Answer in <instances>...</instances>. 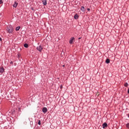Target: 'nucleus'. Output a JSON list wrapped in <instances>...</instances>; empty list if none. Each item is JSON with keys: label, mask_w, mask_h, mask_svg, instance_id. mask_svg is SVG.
<instances>
[{"label": "nucleus", "mask_w": 129, "mask_h": 129, "mask_svg": "<svg viewBox=\"0 0 129 129\" xmlns=\"http://www.w3.org/2000/svg\"><path fill=\"white\" fill-rule=\"evenodd\" d=\"M24 46L25 47V48H28V47H29V45H28V44L25 43L24 45Z\"/></svg>", "instance_id": "obj_13"}, {"label": "nucleus", "mask_w": 129, "mask_h": 129, "mask_svg": "<svg viewBox=\"0 0 129 129\" xmlns=\"http://www.w3.org/2000/svg\"><path fill=\"white\" fill-rule=\"evenodd\" d=\"M0 41H1V42H2V38H1V37H0Z\"/></svg>", "instance_id": "obj_20"}, {"label": "nucleus", "mask_w": 129, "mask_h": 129, "mask_svg": "<svg viewBox=\"0 0 129 129\" xmlns=\"http://www.w3.org/2000/svg\"><path fill=\"white\" fill-rule=\"evenodd\" d=\"M81 39V37L79 38V40H80Z\"/></svg>", "instance_id": "obj_23"}, {"label": "nucleus", "mask_w": 129, "mask_h": 129, "mask_svg": "<svg viewBox=\"0 0 129 129\" xmlns=\"http://www.w3.org/2000/svg\"><path fill=\"white\" fill-rule=\"evenodd\" d=\"M4 72H5V68H4V67H0V73H2V74H3Z\"/></svg>", "instance_id": "obj_3"}, {"label": "nucleus", "mask_w": 129, "mask_h": 129, "mask_svg": "<svg viewBox=\"0 0 129 129\" xmlns=\"http://www.w3.org/2000/svg\"><path fill=\"white\" fill-rule=\"evenodd\" d=\"M43 6H47V0H42Z\"/></svg>", "instance_id": "obj_7"}, {"label": "nucleus", "mask_w": 129, "mask_h": 129, "mask_svg": "<svg viewBox=\"0 0 129 129\" xmlns=\"http://www.w3.org/2000/svg\"><path fill=\"white\" fill-rule=\"evenodd\" d=\"M20 29H21V27L18 26L16 28V31H19Z\"/></svg>", "instance_id": "obj_11"}, {"label": "nucleus", "mask_w": 129, "mask_h": 129, "mask_svg": "<svg viewBox=\"0 0 129 129\" xmlns=\"http://www.w3.org/2000/svg\"><path fill=\"white\" fill-rule=\"evenodd\" d=\"M42 111L44 113H46L48 111V109L46 107H43L42 108Z\"/></svg>", "instance_id": "obj_5"}, {"label": "nucleus", "mask_w": 129, "mask_h": 129, "mask_svg": "<svg viewBox=\"0 0 129 129\" xmlns=\"http://www.w3.org/2000/svg\"><path fill=\"white\" fill-rule=\"evenodd\" d=\"M87 11H88V12H89V11H90V9L88 8V9H87Z\"/></svg>", "instance_id": "obj_19"}, {"label": "nucleus", "mask_w": 129, "mask_h": 129, "mask_svg": "<svg viewBox=\"0 0 129 129\" xmlns=\"http://www.w3.org/2000/svg\"><path fill=\"white\" fill-rule=\"evenodd\" d=\"M18 4H19L17 2H15L14 3V4L13 5V8H17V7H18Z\"/></svg>", "instance_id": "obj_8"}, {"label": "nucleus", "mask_w": 129, "mask_h": 129, "mask_svg": "<svg viewBox=\"0 0 129 129\" xmlns=\"http://www.w3.org/2000/svg\"><path fill=\"white\" fill-rule=\"evenodd\" d=\"M38 124H39V125H41V120H39L38 121Z\"/></svg>", "instance_id": "obj_17"}, {"label": "nucleus", "mask_w": 129, "mask_h": 129, "mask_svg": "<svg viewBox=\"0 0 129 129\" xmlns=\"http://www.w3.org/2000/svg\"><path fill=\"white\" fill-rule=\"evenodd\" d=\"M37 50L39 51V52H42V50H43V47L41 45H39L37 47Z\"/></svg>", "instance_id": "obj_2"}, {"label": "nucleus", "mask_w": 129, "mask_h": 129, "mask_svg": "<svg viewBox=\"0 0 129 129\" xmlns=\"http://www.w3.org/2000/svg\"><path fill=\"white\" fill-rule=\"evenodd\" d=\"M126 127H127V128H129V123H127L126 124Z\"/></svg>", "instance_id": "obj_16"}, {"label": "nucleus", "mask_w": 129, "mask_h": 129, "mask_svg": "<svg viewBox=\"0 0 129 129\" xmlns=\"http://www.w3.org/2000/svg\"><path fill=\"white\" fill-rule=\"evenodd\" d=\"M105 62H106L107 64H109V63H110V60H109V59L107 58V59H106Z\"/></svg>", "instance_id": "obj_10"}, {"label": "nucleus", "mask_w": 129, "mask_h": 129, "mask_svg": "<svg viewBox=\"0 0 129 129\" xmlns=\"http://www.w3.org/2000/svg\"><path fill=\"white\" fill-rule=\"evenodd\" d=\"M7 31L9 33V34H12L14 32V30L12 28L8 27L7 29Z\"/></svg>", "instance_id": "obj_1"}, {"label": "nucleus", "mask_w": 129, "mask_h": 129, "mask_svg": "<svg viewBox=\"0 0 129 129\" xmlns=\"http://www.w3.org/2000/svg\"><path fill=\"white\" fill-rule=\"evenodd\" d=\"M2 4H4V2H3V0H0V5H2Z\"/></svg>", "instance_id": "obj_18"}, {"label": "nucleus", "mask_w": 129, "mask_h": 129, "mask_svg": "<svg viewBox=\"0 0 129 129\" xmlns=\"http://www.w3.org/2000/svg\"><path fill=\"white\" fill-rule=\"evenodd\" d=\"M62 67H65V65H63V66H62Z\"/></svg>", "instance_id": "obj_24"}, {"label": "nucleus", "mask_w": 129, "mask_h": 129, "mask_svg": "<svg viewBox=\"0 0 129 129\" xmlns=\"http://www.w3.org/2000/svg\"><path fill=\"white\" fill-rule=\"evenodd\" d=\"M127 93H128V94H129V89H128Z\"/></svg>", "instance_id": "obj_22"}, {"label": "nucleus", "mask_w": 129, "mask_h": 129, "mask_svg": "<svg viewBox=\"0 0 129 129\" xmlns=\"http://www.w3.org/2000/svg\"><path fill=\"white\" fill-rule=\"evenodd\" d=\"M84 9H85L84 7L82 6L81 8V11H82V12H84L85 11Z\"/></svg>", "instance_id": "obj_12"}, {"label": "nucleus", "mask_w": 129, "mask_h": 129, "mask_svg": "<svg viewBox=\"0 0 129 129\" xmlns=\"http://www.w3.org/2000/svg\"><path fill=\"white\" fill-rule=\"evenodd\" d=\"M124 86L125 87H127V86H128V84H127V83H125V84H124Z\"/></svg>", "instance_id": "obj_14"}, {"label": "nucleus", "mask_w": 129, "mask_h": 129, "mask_svg": "<svg viewBox=\"0 0 129 129\" xmlns=\"http://www.w3.org/2000/svg\"><path fill=\"white\" fill-rule=\"evenodd\" d=\"M18 59H20V58H21V54L18 53Z\"/></svg>", "instance_id": "obj_15"}, {"label": "nucleus", "mask_w": 129, "mask_h": 129, "mask_svg": "<svg viewBox=\"0 0 129 129\" xmlns=\"http://www.w3.org/2000/svg\"><path fill=\"white\" fill-rule=\"evenodd\" d=\"M103 128H105V127H107V123L106 122H104L102 124Z\"/></svg>", "instance_id": "obj_6"}, {"label": "nucleus", "mask_w": 129, "mask_h": 129, "mask_svg": "<svg viewBox=\"0 0 129 129\" xmlns=\"http://www.w3.org/2000/svg\"><path fill=\"white\" fill-rule=\"evenodd\" d=\"M13 61H11L10 64H13Z\"/></svg>", "instance_id": "obj_21"}, {"label": "nucleus", "mask_w": 129, "mask_h": 129, "mask_svg": "<svg viewBox=\"0 0 129 129\" xmlns=\"http://www.w3.org/2000/svg\"><path fill=\"white\" fill-rule=\"evenodd\" d=\"M78 18H79V16H78V15L76 14V15L74 16V19H75V20H78Z\"/></svg>", "instance_id": "obj_9"}, {"label": "nucleus", "mask_w": 129, "mask_h": 129, "mask_svg": "<svg viewBox=\"0 0 129 129\" xmlns=\"http://www.w3.org/2000/svg\"><path fill=\"white\" fill-rule=\"evenodd\" d=\"M75 40V38L74 37H72L69 41L70 44H73V41Z\"/></svg>", "instance_id": "obj_4"}]
</instances>
